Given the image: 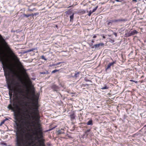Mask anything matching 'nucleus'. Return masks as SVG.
Here are the masks:
<instances>
[{
    "label": "nucleus",
    "mask_w": 146,
    "mask_h": 146,
    "mask_svg": "<svg viewBox=\"0 0 146 146\" xmlns=\"http://www.w3.org/2000/svg\"><path fill=\"white\" fill-rule=\"evenodd\" d=\"M35 102L32 103L33 106L34 108H30L31 110H32L33 111V113L35 115L34 117L36 122L37 127L35 129L34 131H33L32 133L33 135H30L29 134H27L25 135L26 137H28L27 136H29L32 140H33V135H35L34 137L35 140H37L39 143L38 146H46L44 142L45 140L43 138V133L42 129L40 127V125L39 123L40 122V116L38 110L39 105L38 103V100H34Z\"/></svg>",
    "instance_id": "f257e3e1"
},
{
    "label": "nucleus",
    "mask_w": 146,
    "mask_h": 146,
    "mask_svg": "<svg viewBox=\"0 0 146 146\" xmlns=\"http://www.w3.org/2000/svg\"><path fill=\"white\" fill-rule=\"evenodd\" d=\"M0 61H2L3 68L4 72V76L5 77L8 88L9 90V95L11 98L12 96L13 92L14 90V87L13 86V83L11 81V79L10 77V71L11 70V69L8 63L4 61L2 53L0 51Z\"/></svg>",
    "instance_id": "f03ea898"
},
{
    "label": "nucleus",
    "mask_w": 146,
    "mask_h": 146,
    "mask_svg": "<svg viewBox=\"0 0 146 146\" xmlns=\"http://www.w3.org/2000/svg\"><path fill=\"white\" fill-rule=\"evenodd\" d=\"M10 102L11 104L8 105L7 108L14 112L15 119L17 121H19L20 118H22V115L20 111L22 109L19 108V105L16 103V102H14L12 104L11 100H10Z\"/></svg>",
    "instance_id": "7ed1b4c3"
},
{
    "label": "nucleus",
    "mask_w": 146,
    "mask_h": 146,
    "mask_svg": "<svg viewBox=\"0 0 146 146\" xmlns=\"http://www.w3.org/2000/svg\"><path fill=\"white\" fill-rule=\"evenodd\" d=\"M30 143L26 140H24L20 136L17 137V146H29Z\"/></svg>",
    "instance_id": "20e7f679"
},
{
    "label": "nucleus",
    "mask_w": 146,
    "mask_h": 146,
    "mask_svg": "<svg viewBox=\"0 0 146 146\" xmlns=\"http://www.w3.org/2000/svg\"><path fill=\"white\" fill-rule=\"evenodd\" d=\"M25 118L24 119H21L22 120L21 121V124L23 127L25 128L28 127L30 124L29 122L27 121Z\"/></svg>",
    "instance_id": "39448f33"
},
{
    "label": "nucleus",
    "mask_w": 146,
    "mask_h": 146,
    "mask_svg": "<svg viewBox=\"0 0 146 146\" xmlns=\"http://www.w3.org/2000/svg\"><path fill=\"white\" fill-rule=\"evenodd\" d=\"M138 33V32L136 30H134L132 31H130L127 32L125 34V36L129 37L134 35Z\"/></svg>",
    "instance_id": "423d86ee"
},
{
    "label": "nucleus",
    "mask_w": 146,
    "mask_h": 146,
    "mask_svg": "<svg viewBox=\"0 0 146 146\" xmlns=\"http://www.w3.org/2000/svg\"><path fill=\"white\" fill-rule=\"evenodd\" d=\"M0 42L3 43L4 45L7 49L10 50V49L7 44V43L5 41L2 36L0 34Z\"/></svg>",
    "instance_id": "0eeeda50"
},
{
    "label": "nucleus",
    "mask_w": 146,
    "mask_h": 146,
    "mask_svg": "<svg viewBox=\"0 0 146 146\" xmlns=\"http://www.w3.org/2000/svg\"><path fill=\"white\" fill-rule=\"evenodd\" d=\"M18 61L19 63L18 66L21 69L23 70L24 75L26 77H28V76L27 73L26 72V70L25 69H24L23 66L22 65L21 63L19 61V60H18Z\"/></svg>",
    "instance_id": "6e6552de"
},
{
    "label": "nucleus",
    "mask_w": 146,
    "mask_h": 146,
    "mask_svg": "<svg viewBox=\"0 0 146 146\" xmlns=\"http://www.w3.org/2000/svg\"><path fill=\"white\" fill-rule=\"evenodd\" d=\"M51 88L53 90V91L57 92L60 90V88L58 86L53 84L51 86Z\"/></svg>",
    "instance_id": "1a4fd4ad"
},
{
    "label": "nucleus",
    "mask_w": 146,
    "mask_h": 146,
    "mask_svg": "<svg viewBox=\"0 0 146 146\" xmlns=\"http://www.w3.org/2000/svg\"><path fill=\"white\" fill-rule=\"evenodd\" d=\"M116 63V61H114L111 62L109 63L107 65V66L105 68V70L107 71L108 70L111 69V66H113V65Z\"/></svg>",
    "instance_id": "9d476101"
},
{
    "label": "nucleus",
    "mask_w": 146,
    "mask_h": 146,
    "mask_svg": "<svg viewBox=\"0 0 146 146\" xmlns=\"http://www.w3.org/2000/svg\"><path fill=\"white\" fill-rule=\"evenodd\" d=\"M23 92V90L21 88H19L17 90H15L14 93H15L16 95H17V93L21 94Z\"/></svg>",
    "instance_id": "9b49d317"
},
{
    "label": "nucleus",
    "mask_w": 146,
    "mask_h": 146,
    "mask_svg": "<svg viewBox=\"0 0 146 146\" xmlns=\"http://www.w3.org/2000/svg\"><path fill=\"white\" fill-rule=\"evenodd\" d=\"M70 118L71 120L73 121L74 119H75L76 117V115H75L74 113H73V114L70 115Z\"/></svg>",
    "instance_id": "f8f14e48"
},
{
    "label": "nucleus",
    "mask_w": 146,
    "mask_h": 146,
    "mask_svg": "<svg viewBox=\"0 0 146 146\" xmlns=\"http://www.w3.org/2000/svg\"><path fill=\"white\" fill-rule=\"evenodd\" d=\"M104 45L103 43H100L98 44H94V47L95 48H98L100 46H103Z\"/></svg>",
    "instance_id": "ddd939ff"
},
{
    "label": "nucleus",
    "mask_w": 146,
    "mask_h": 146,
    "mask_svg": "<svg viewBox=\"0 0 146 146\" xmlns=\"http://www.w3.org/2000/svg\"><path fill=\"white\" fill-rule=\"evenodd\" d=\"M18 102L20 106H21V107H23V105L22 104L24 103L23 100H20L18 101Z\"/></svg>",
    "instance_id": "4468645a"
},
{
    "label": "nucleus",
    "mask_w": 146,
    "mask_h": 146,
    "mask_svg": "<svg viewBox=\"0 0 146 146\" xmlns=\"http://www.w3.org/2000/svg\"><path fill=\"white\" fill-rule=\"evenodd\" d=\"M113 22H112V20H111L110 21L108 22L107 23V25L108 27H111L112 25V23Z\"/></svg>",
    "instance_id": "2eb2a0df"
},
{
    "label": "nucleus",
    "mask_w": 146,
    "mask_h": 146,
    "mask_svg": "<svg viewBox=\"0 0 146 146\" xmlns=\"http://www.w3.org/2000/svg\"><path fill=\"white\" fill-rule=\"evenodd\" d=\"M87 124L88 125H93L92 120L91 119L89 121H88V122L87 123Z\"/></svg>",
    "instance_id": "dca6fc26"
},
{
    "label": "nucleus",
    "mask_w": 146,
    "mask_h": 146,
    "mask_svg": "<svg viewBox=\"0 0 146 146\" xmlns=\"http://www.w3.org/2000/svg\"><path fill=\"white\" fill-rule=\"evenodd\" d=\"M64 129H61V130H58V133L59 134H64Z\"/></svg>",
    "instance_id": "f3484780"
},
{
    "label": "nucleus",
    "mask_w": 146,
    "mask_h": 146,
    "mask_svg": "<svg viewBox=\"0 0 146 146\" xmlns=\"http://www.w3.org/2000/svg\"><path fill=\"white\" fill-rule=\"evenodd\" d=\"M119 22H125L127 21V19H122L121 18L119 19Z\"/></svg>",
    "instance_id": "a211bd4d"
},
{
    "label": "nucleus",
    "mask_w": 146,
    "mask_h": 146,
    "mask_svg": "<svg viewBox=\"0 0 146 146\" xmlns=\"http://www.w3.org/2000/svg\"><path fill=\"white\" fill-rule=\"evenodd\" d=\"M80 72H77L74 74V77L76 78H77L79 77V74Z\"/></svg>",
    "instance_id": "6ab92c4d"
},
{
    "label": "nucleus",
    "mask_w": 146,
    "mask_h": 146,
    "mask_svg": "<svg viewBox=\"0 0 146 146\" xmlns=\"http://www.w3.org/2000/svg\"><path fill=\"white\" fill-rule=\"evenodd\" d=\"M70 22L73 21V18H74V14H73L72 15L70 16Z\"/></svg>",
    "instance_id": "aec40b11"
},
{
    "label": "nucleus",
    "mask_w": 146,
    "mask_h": 146,
    "mask_svg": "<svg viewBox=\"0 0 146 146\" xmlns=\"http://www.w3.org/2000/svg\"><path fill=\"white\" fill-rule=\"evenodd\" d=\"M90 129H89L87 130L85 132V134L87 136L88 135L89 133L90 132Z\"/></svg>",
    "instance_id": "412c9836"
},
{
    "label": "nucleus",
    "mask_w": 146,
    "mask_h": 146,
    "mask_svg": "<svg viewBox=\"0 0 146 146\" xmlns=\"http://www.w3.org/2000/svg\"><path fill=\"white\" fill-rule=\"evenodd\" d=\"M93 84H83V87H85L86 86H89V85L93 86Z\"/></svg>",
    "instance_id": "4be33fe9"
},
{
    "label": "nucleus",
    "mask_w": 146,
    "mask_h": 146,
    "mask_svg": "<svg viewBox=\"0 0 146 146\" xmlns=\"http://www.w3.org/2000/svg\"><path fill=\"white\" fill-rule=\"evenodd\" d=\"M84 80L86 82H92H92L91 80H89L87 79V78H84Z\"/></svg>",
    "instance_id": "5701e85b"
},
{
    "label": "nucleus",
    "mask_w": 146,
    "mask_h": 146,
    "mask_svg": "<svg viewBox=\"0 0 146 146\" xmlns=\"http://www.w3.org/2000/svg\"><path fill=\"white\" fill-rule=\"evenodd\" d=\"M112 22H119V19H115L114 20H112Z\"/></svg>",
    "instance_id": "b1692460"
},
{
    "label": "nucleus",
    "mask_w": 146,
    "mask_h": 146,
    "mask_svg": "<svg viewBox=\"0 0 146 146\" xmlns=\"http://www.w3.org/2000/svg\"><path fill=\"white\" fill-rule=\"evenodd\" d=\"M108 88V87L106 85H105L104 87L101 88V89L102 90L107 89Z\"/></svg>",
    "instance_id": "393cba45"
},
{
    "label": "nucleus",
    "mask_w": 146,
    "mask_h": 146,
    "mask_svg": "<svg viewBox=\"0 0 146 146\" xmlns=\"http://www.w3.org/2000/svg\"><path fill=\"white\" fill-rule=\"evenodd\" d=\"M98 8V6H97L94 8L93 9L92 11V12L93 13V12H95L96 11V10Z\"/></svg>",
    "instance_id": "a878e982"
},
{
    "label": "nucleus",
    "mask_w": 146,
    "mask_h": 146,
    "mask_svg": "<svg viewBox=\"0 0 146 146\" xmlns=\"http://www.w3.org/2000/svg\"><path fill=\"white\" fill-rule=\"evenodd\" d=\"M59 71V70H55L52 71V73H54L56 72Z\"/></svg>",
    "instance_id": "bb28decb"
},
{
    "label": "nucleus",
    "mask_w": 146,
    "mask_h": 146,
    "mask_svg": "<svg viewBox=\"0 0 146 146\" xmlns=\"http://www.w3.org/2000/svg\"><path fill=\"white\" fill-rule=\"evenodd\" d=\"M24 16L27 17H28L29 16H31V15L24 14Z\"/></svg>",
    "instance_id": "cd10ccee"
},
{
    "label": "nucleus",
    "mask_w": 146,
    "mask_h": 146,
    "mask_svg": "<svg viewBox=\"0 0 146 146\" xmlns=\"http://www.w3.org/2000/svg\"><path fill=\"white\" fill-rule=\"evenodd\" d=\"M31 90H32L31 92H32V94L33 96H34L35 94V92L34 89H32Z\"/></svg>",
    "instance_id": "c85d7f7f"
},
{
    "label": "nucleus",
    "mask_w": 146,
    "mask_h": 146,
    "mask_svg": "<svg viewBox=\"0 0 146 146\" xmlns=\"http://www.w3.org/2000/svg\"><path fill=\"white\" fill-rule=\"evenodd\" d=\"M11 52L12 55L15 58H17V56L15 55L14 53L12 52V51H11Z\"/></svg>",
    "instance_id": "c756f323"
},
{
    "label": "nucleus",
    "mask_w": 146,
    "mask_h": 146,
    "mask_svg": "<svg viewBox=\"0 0 146 146\" xmlns=\"http://www.w3.org/2000/svg\"><path fill=\"white\" fill-rule=\"evenodd\" d=\"M41 58L42 59H43L45 60H47L45 58V57L43 55L41 56Z\"/></svg>",
    "instance_id": "7c9ffc66"
},
{
    "label": "nucleus",
    "mask_w": 146,
    "mask_h": 146,
    "mask_svg": "<svg viewBox=\"0 0 146 146\" xmlns=\"http://www.w3.org/2000/svg\"><path fill=\"white\" fill-rule=\"evenodd\" d=\"M36 10V9L35 8H34L32 9H29V11H33L34 10Z\"/></svg>",
    "instance_id": "2f4dec72"
},
{
    "label": "nucleus",
    "mask_w": 146,
    "mask_h": 146,
    "mask_svg": "<svg viewBox=\"0 0 146 146\" xmlns=\"http://www.w3.org/2000/svg\"><path fill=\"white\" fill-rule=\"evenodd\" d=\"M5 121V120H3L0 123V126H1L4 123Z\"/></svg>",
    "instance_id": "473e14b6"
},
{
    "label": "nucleus",
    "mask_w": 146,
    "mask_h": 146,
    "mask_svg": "<svg viewBox=\"0 0 146 146\" xmlns=\"http://www.w3.org/2000/svg\"><path fill=\"white\" fill-rule=\"evenodd\" d=\"M93 13L92 12L91 10L89 12V13L88 14V15L89 16H90L91 14Z\"/></svg>",
    "instance_id": "72a5a7b5"
},
{
    "label": "nucleus",
    "mask_w": 146,
    "mask_h": 146,
    "mask_svg": "<svg viewBox=\"0 0 146 146\" xmlns=\"http://www.w3.org/2000/svg\"><path fill=\"white\" fill-rule=\"evenodd\" d=\"M63 62H59L58 63H57L56 64H55L56 66H57L58 65H59L60 64L63 63Z\"/></svg>",
    "instance_id": "f704fd0d"
},
{
    "label": "nucleus",
    "mask_w": 146,
    "mask_h": 146,
    "mask_svg": "<svg viewBox=\"0 0 146 146\" xmlns=\"http://www.w3.org/2000/svg\"><path fill=\"white\" fill-rule=\"evenodd\" d=\"M56 66L55 64H50L49 65V66L50 67H52V66Z\"/></svg>",
    "instance_id": "c9c22d12"
},
{
    "label": "nucleus",
    "mask_w": 146,
    "mask_h": 146,
    "mask_svg": "<svg viewBox=\"0 0 146 146\" xmlns=\"http://www.w3.org/2000/svg\"><path fill=\"white\" fill-rule=\"evenodd\" d=\"M110 41L111 43H113L114 42V40L113 39H110Z\"/></svg>",
    "instance_id": "e433bc0d"
},
{
    "label": "nucleus",
    "mask_w": 146,
    "mask_h": 146,
    "mask_svg": "<svg viewBox=\"0 0 146 146\" xmlns=\"http://www.w3.org/2000/svg\"><path fill=\"white\" fill-rule=\"evenodd\" d=\"M39 14V13L38 12L35 13H34V15L35 16H36V15H38Z\"/></svg>",
    "instance_id": "4c0bfd02"
},
{
    "label": "nucleus",
    "mask_w": 146,
    "mask_h": 146,
    "mask_svg": "<svg viewBox=\"0 0 146 146\" xmlns=\"http://www.w3.org/2000/svg\"><path fill=\"white\" fill-rule=\"evenodd\" d=\"M1 144L2 145H7V144L5 143L4 142H3L1 143Z\"/></svg>",
    "instance_id": "58836bf2"
},
{
    "label": "nucleus",
    "mask_w": 146,
    "mask_h": 146,
    "mask_svg": "<svg viewBox=\"0 0 146 146\" xmlns=\"http://www.w3.org/2000/svg\"><path fill=\"white\" fill-rule=\"evenodd\" d=\"M113 35H115V36L116 37V36H117V33H116L114 32V33H113Z\"/></svg>",
    "instance_id": "ea45409f"
},
{
    "label": "nucleus",
    "mask_w": 146,
    "mask_h": 146,
    "mask_svg": "<svg viewBox=\"0 0 146 146\" xmlns=\"http://www.w3.org/2000/svg\"><path fill=\"white\" fill-rule=\"evenodd\" d=\"M81 12L82 13H85V11L84 10H83L81 11Z\"/></svg>",
    "instance_id": "a19ab883"
},
{
    "label": "nucleus",
    "mask_w": 146,
    "mask_h": 146,
    "mask_svg": "<svg viewBox=\"0 0 146 146\" xmlns=\"http://www.w3.org/2000/svg\"><path fill=\"white\" fill-rule=\"evenodd\" d=\"M35 50V49H32L29 50L28 51H29V52H31V51H33L34 50Z\"/></svg>",
    "instance_id": "79ce46f5"
},
{
    "label": "nucleus",
    "mask_w": 146,
    "mask_h": 146,
    "mask_svg": "<svg viewBox=\"0 0 146 146\" xmlns=\"http://www.w3.org/2000/svg\"><path fill=\"white\" fill-rule=\"evenodd\" d=\"M96 37H97V36H96V35H94L93 36V38H96Z\"/></svg>",
    "instance_id": "37998d69"
},
{
    "label": "nucleus",
    "mask_w": 146,
    "mask_h": 146,
    "mask_svg": "<svg viewBox=\"0 0 146 146\" xmlns=\"http://www.w3.org/2000/svg\"><path fill=\"white\" fill-rule=\"evenodd\" d=\"M117 2H120L121 1L119 0H115Z\"/></svg>",
    "instance_id": "c03bdc74"
},
{
    "label": "nucleus",
    "mask_w": 146,
    "mask_h": 146,
    "mask_svg": "<svg viewBox=\"0 0 146 146\" xmlns=\"http://www.w3.org/2000/svg\"><path fill=\"white\" fill-rule=\"evenodd\" d=\"M117 2H120L121 1L119 0H115Z\"/></svg>",
    "instance_id": "a18cd8bd"
},
{
    "label": "nucleus",
    "mask_w": 146,
    "mask_h": 146,
    "mask_svg": "<svg viewBox=\"0 0 146 146\" xmlns=\"http://www.w3.org/2000/svg\"><path fill=\"white\" fill-rule=\"evenodd\" d=\"M130 81L131 82H135V81H134V80H130Z\"/></svg>",
    "instance_id": "49530a36"
},
{
    "label": "nucleus",
    "mask_w": 146,
    "mask_h": 146,
    "mask_svg": "<svg viewBox=\"0 0 146 146\" xmlns=\"http://www.w3.org/2000/svg\"><path fill=\"white\" fill-rule=\"evenodd\" d=\"M31 15V16H32L33 17V16L34 15L33 13H32Z\"/></svg>",
    "instance_id": "de8ad7c7"
},
{
    "label": "nucleus",
    "mask_w": 146,
    "mask_h": 146,
    "mask_svg": "<svg viewBox=\"0 0 146 146\" xmlns=\"http://www.w3.org/2000/svg\"><path fill=\"white\" fill-rule=\"evenodd\" d=\"M132 0L133 1H135V2L137 1V0Z\"/></svg>",
    "instance_id": "09e8293b"
},
{
    "label": "nucleus",
    "mask_w": 146,
    "mask_h": 146,
    "mask_svg": "<svg viewBox=\"0 0 146 146\" xmlns=\"http://www.w3.org/2000/svg\"><path fill=\"white\" fill-rule=\"evenodd\" d=\"M135 82V83H137V81H135V82Z\"/></svg>",
    "instance_id": "8fccbe9b"
},
{
    "label": "nucleus",
    "mask_w": 146,
    "mask_h": 146,
    "mask_svg": "<svg viewBox=\"0 0 146 146\" xmlns=\"http://www.w3.org/2000/svg\"><path fill=\"white\" fill-rule=\"evenodd\" d=\"M27 115H28V116H30L29 115V114H27Z\"/></svg>",
    "instance_id": "3c124183"
},
{
    "label": "nucleus",
    "mask_w": 146,
    "mask_h": 146,
    "mask_svg": "<svg viewBox=\"0 0 146 146\" xmlns=\"http://www.w3.org/2000/svg\"><path fill=\"white\" fill-rule=\"evenodd\" d=\"M144 127H146V125H145Z\"/></svg>",
    "instance_id": "603ef678"
},
{
    "label": "nucleus",
    "mask_w": 146,
    "mask_h": 146,
    "mask_svg": "<svg viewBox=\"0 0 146 146\" xmlns=\"http://www.w3.org/2000/svg\"><path fill=\"white\" fill-rule=\"evenodd\" d=\"M94 42V41H93V40H92V42Z\"/></svg>",
    "instance_id": "864d4df0"
},
{
    "label": "nucleus",
    "mask_w": 146,
    "mask_h": 146,
    "mask_svg": "<svg viewBox=\"0 0 146 146\" xmlns=\"http://www.w3.org/2000/svg\"><path fill=\"white\" fill-rule=\"evenodd\" d=\"M71 7V6H69V7Z\"/></svg>",
    "instance_id": "5fc2aeb1"
},
{
    "label": "nucleus",
    "mask_w": 146,
    "mask_h": 146,
    "mask_svg": "<svg viewBox=\"0 0 146 146\" xmlns=\"http://www.w3.org/2000/svg\"><path fill=\"white\" fill-rule=\"evenodd\" d=\"M17 125H18V124H17Z\"/></svg>",
    "instance_id": "6e6d98bb"
},
{
    "label": "nucleus",
    "mask_w": 146,
    "mask_h": 146,
    "mask_svg": "<svg viewBox=\"0 0 146 146\" xmlns=\"http://www.w3.org/2000/svg\"><path fill=\"white\" fill-rule=\"evenodd\" d=\"M145 58H146V57H145Z\"/></svg>",
    "instance_id": "4d7b16f0"
}]
</instances>
